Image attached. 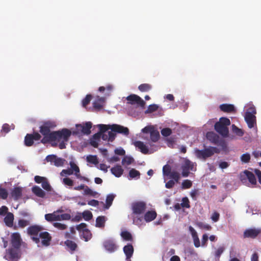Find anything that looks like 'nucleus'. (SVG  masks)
<instances>
[{
	"mask_svg": "<svg viewBox=\"0 0 261 261\" xmlns=\"http://www.w3.org/2000/svg\"><path fill=\"white\" fill-rule=\"evenodd\" d=\"M71 135V132L67 128H63L60 130L53 131L51 143L59 142V147L60 149L66 148V142H67Z\"/></svg>",
	"mask_w": 261,
	"mask_h": 261,
	"instance_id": "nucleus-1",
	"label": "nucleus"
},
{
	"mask_svg": "<svg viewBox=\"0 0 261 261\" xmlns=\"http://www.w3.org/2000/svg\"><path fill=\"white\" fill-rule=\"evenodd\" d=\"M56 126L55 122L47 121L43 122L39 127L40 134L42 135L43 137L40 139V142L45 144L47 143H51L52 135L53 132H51V129Z\"/></svg>",
	"mask_w": 261,
	"mask_h": 261,
	"instance_id": "nucleus-2",
	"label": "nucleus"
},
{
	"mask_svg": "<svg viewBox=\"0 0 261 261\" xmlns=\"http://www.w3.org/2000/svg\"><path fill=\"white\" fill-rule=\"evenodd\" d=\"M230 124V120L226 117H222L219 121L217 122L214 126L216 131L223 137L228 136L229 130L228 126Z\"/></svg>",
	"mask_w": 261,
	"mask_h": 261,
	"instance_id": "nucleus-3",
	"label": "nucleus"
},
{
	"mask_svg": "<svg viewBox=\"0 0 261 261\" xmlns=\"http://www.w3.org/2000/svg\"><path fill=\"white\" fill-rule=\"evenodd\" d=\"M98 127L99 129V133L101 134L106 132L109 129H111L114 132H117L119 134H122L127 136L129 134V129L127 127L118 124L107 125L99 124Z\"/></svg>",
	"mask_w": 261,
	"mask_h": 261,
	"instance_id": "nucleus-4",
	"label": "nucleus"
},
{
	"mask_svg": "<svg viewBox=\"0 0 261 261\" xmlns=\"http://www.w3.org/2000/svg\"><path fill=\"white\" fill-rule=\"evenodd\" d=\"M220 150L216 147L210 146L204 149H195V154L196 157L200 159L206 160L207 158L212 156L214 153H219Z\"/></svg>",
	"mask_w": 261,
	"mask_h": 261,
	"instance_id": "nucleus-5",
	"label": "nucleus"
},
{
	"mask_svg": "<svg viewBox=\"0 0 261 261\" xmlns=\"http://www.w3.org/2000/svg\"><path fill=\"white\" fill-rule=\"evenodd\" d=\"M69 164L70 166V168L67 169H63L60 173L61 176L72 175L74 171V174L77 178L86 181L88 180L87 178L84 176H82L81 175L79 167L74 162H70Z\"/></svg>",
	"mask_w": 261,
	"mask_h": 261,
	"instance_id": "nucleus-6",
	"label": "nucleus"
},
{
	"mask_svg": "<svg viewBox=\"0 0 261 261\" xmlns=\"http://www.w3.org/2000/svg\"><path fill=\"white\" fill-rule=\"evenodd\" d=\"M256 109L254 106L250 107L245 113V120L250 128H253L256 124Z\"/></svg>",
	"mask_w": 261,
	"mask_h": 261,
	"instance_id": "nucleus-7",
	"label": "nucleus"
},
{
	"mask_svg": "<svg viewBox=\"0 0 261 261\" xmlns=\"http://www.w3.org/2000/svg\"><path fill=\"white\" fill-rule=\"evenodd\" d=\"M21 256L20 249L11 247L6 249L4 258L9 261H18Z\"/></svg>",
	"mask_w": 261,
	"mask_h": 261,
	"instance_id": "nucleus-8",
	"label": "nucleus"
},
{
	"mask_svg": "<svg viewBox=\"0 0 261 261\" xmlns=\"http://www.w3.org/2000/svg\"><path fill=\"white\" fill-rule=\"evenodd\" d=\"M44 229L43 227L38 225H33L28 227L27 233L31 237L32 240L36 244H39L40 242L39 234Z\"/></svg>",
	"mask_w": 261,
	"mask_h": 261,
	"instance_id": "nucleus-9",
	"label": "nucleus"
},
{
	"mask_svg": "<svg viewBox=\"0 0 261 261\" xmlns=\"http://www.w3.org/2000/svg\"><path fill=\"white\" fill-rule=\"evenodd\" d=\"M41 138V135L37 132H34L33 134H27L24 138V144L30 147L33 145L34 141H39Z\"/></svg>",
	"mask_w": 261,
	"mask_h": 261,
	"instance_id": "nucleus-10",
	"label": "nucleus"
},
{
	"mask_svg": "<svg viewBox=\"0 0 261 261\" xmlns=\"http://www.w3.org/2000/svg\"><path fill=\"white\" fill-rule=\"evenodd\" d=\"M132 208L134 215H141L145 212L146 204L143 201L135 202L132 204Z\"/></svg>",
	"mask_w": 261,
	"mask_h": 261,
	"instance_id": "nucleus-11",
	"label": "nucleus"
},
{
	"mask_svg": "<svg viewBox=\"0 0 261 261\" xmlns=\"http://www.w3.org/2000/svg\"><path fill=\"white\" fill-rule=\"evenodd\" d=\"M92 124L91 122H87L85 124H79L76 125V132H73V134H79L81 133L85 135H89L91 133V128Z\"/></svg>",
	"mask_w": 261,
	"mask_h": 261,
	"instance_id": "nucleus-12",
	"label": "nucleus"
},
{
	"mask_svg": "<svg viewBox=\"0 0 261 261\" xmlns=\"http://www.w3.org/2000/svg\"><path fill=\"white\" fill-rule=\"evenodd\" d=\"M127 103L130 105L137 104L138 106L144 108L145 105V102L138 95L136 94H130L126 97Z\"/></svg>",
	"mask_w": 261,
	"mask_h": 261,
	"instance_id": "nucleus-13",
	"label": "nucleus"
},
{
	"mask_svg": "<svg viewBox=\"0 0 261 261\" xmlns=\"http://www.w3.org/2000/svg\"><path fill=\"white\" fill-rule=\"evenodd\" d=\"M22 242L20 234L18 232H14L11 235V247L20 249Z\"/></svg>",
	"mask_w": 261,
	"mask_h": 261,
	"instance_id": "nucleus-14",
	"label": "nucleus"
},
{
	"mask_svg": "<svg viewBox=\"0 0 261 261\" xmlns=\"http://www.w3.org/2000/svg\"><path fill=\"white\" fill-rule=\"evenodd\" d=\"M240 179L242 181L247 179L252 185H256V179L254 174L246 170L240 174Z\"/></svg>",
	"mask_w": 261,
	"mask_h": 261,
	"instance_id": "nucleus-15",
	"label": "nucleus"
},
{
	"mask_svg": "<svg viewBox=\"0 0 261 261\" xmlns=\"http://www.w3.org/2000/svg\"><path fill=\"white\" fill-rule=\"evenodd\" d=\"M182 176L183 177H187L190 173V170H194V163L189 160H186L185 164L181 166Z\"/></svg>",
	"mask_w": 261,
	"mask_h": 261,
	"instance_id": "nucleus-16",
	"label": "nucleus"
},
{
	"mask_svg": "<svg viewBox=\"0 0 261 261\" xmlns=\"http://www.w3.org/2000/svg\"><path fill=\"white\" fill-rule=\"evenodd\" d=\"M261 233L260 228H250L246 229L243 233L244 238L254 239Z\"/></svg>",
	"mask_w": 261,
	"mask_h": 261,
	"instance_id": "nucleus-17",
	"label": "nucleus"
},
{
	"mask_svg": "<svg viewBox=\"0 0 261 261\" xmlns=\"http://www.w3.org/2000/svg\"><path fill=\"white\" fill-rule=\"evenodd\" d=\"M38 238H39V240L41 239V244L44 246H48L50 245L52 238L50 234L47 231L40 232Z\"/></svg>",
	"mask_w": 261,
	"mask_h": 261,
	"instance_id": "nucleus-18",
	"label": "nucleus"
},
{
	"mask_svg": "<svg viewBox=\"0 0 261 261\" xmlns=\"http://www.w3.org/2000/svg\"><path fill=\"white\" fill-rule=\"evenodd\" d=\"M123 252L126 255V260L130 261V258L133 256L134 253V247L130 244H128L123 247Z\"/></svg>",
	"mask_w": 261,
	"mask_h": 261,
	"instance_id": "nucleus-19",
	"label": "nucleus"
},
{
	"mask_svg": "<svg viewBox=\"0 0 261 261\" xmlns=\"http://www.w3.org/2000/svg\"><path fill=\"white\" fill-rule=\"evenodd\" d=\"M22 188L20 187H15L14 188L11 192V196L15 200H17L22 196Z\"/></svg>",
	"mask_w": 261,
	"mask_h": 261,
	"instance_id": "nucleus-20",
	"label": "nucleus"
},
{
	"mask_svg": "<svg viewBox=\"0 0 261 261\" xmlns=\"http://www.w3.org/2000/svg\"><path fill=\"white\" fill-rule=\"evenodd\" d=\"M206 138L211 142L214 144H218L220 141L219 137L218 135L213 132H207L206 135Z\"/></svg>",
	"mask_w": 261,
	"mask_h": 261,
	"instance_id": "nucleus-21",
	"label": "nucleus"
},
{
	"mask_svg": "<svg viewBox=\"0 0 261 261\" xmlns=\"http://www.w3.org/2000/svg\"><path fill=\"white\" fill-rule=\"evenodd\" d=\"M105 249L109 252H114L117 249V246L113 240H107L103 243Z\"/></svg>",
	"mask_w": 261,
	"mask_h": 261,
	"instance_id": "nucleus-22",
	"label": "nucleus"
},
{
	"mask_svg": "<svg viewBox=\"0 0 261 261\" xmlns=\"http://www.w3.org/2000/svg\"><path fill=\"white\" fill-rule=\"evenodd\" d=\"M220 110L225 113H233L236 112L234 105L232 104L223 103L220 106Z\"/></svg>",
	"mask_w": 261,
	"mask_h": 261,
	"instance_id": "nucleus-23",
	"label": "nucleus"
},
{
	"mask_svg": "<svg viewBox=\"0 0 261 261\" xmlns=\"http://www.w3.org/2000/svg\"><path fill=\"white\" fill-rule=\"evenodd\" d=\"M105 101V98L104 97L97 96L96 99L93 103L94 108L98 111L101 110L103 106Z\"/></svg>",
	"mask_w": 261,
	"mask_h": 261,
	"instance_id": "nucleus-24",
	"label": "nucleus"
},
{
	"mask_svg": "<svg viewBox=\"0 0 261 261\" xmlns=\"http://www.w3.org/2000/svg\"><path fill=\"white\" fill-rule=\"evenodd\" d=\"M189 231H190L192 238L193 239V242L194 244V246L196 247H199L200 246V243L199 239L198 238L197 232L196 230L192 227V226H189Z\"/></svg>",
	"mask_w": 261,
	"mask_h": 261,
	"instance_id": "nucleus-25",
	"label": "nucleus"
},
{
	"mask_svg": "<svg viewBox=\"0 0 261 261\" xmlns=\"http://www.w3.org/2000/svg\"><path fill=\"white\" fill-rule=\"evenodd\" d=\"M157 216L155 211H148L144 216V219L146 222H149L154 220Z\"/></svg>",
	"mask_w": 261,
	"mask_h": 261,
	"instance_id": "nucleus-26",
	"label": "nucleus"
},
{
	"mask_svg": "<svg viewBox=\"0 0 261 261\" xmlns=\"http://www.w3.org/2000/svg\"><path fill=\"white\" fill-rule=\"evenodd\" d=\"M4 221L7 226L13 228L14 225H13L14 215L12 213H8L4 218Z\"/></svg>",
	"mask_w": 261,
	"mask_h": 261,
	"instance_id": "nucleus-27",
	"label": "nucleus"
},
{
	"mask_svg": "<svg viewBox=\"0 0 261 261\" xmlns=\"http://www.w3.org/2000/svg\"><path fill=\"white\" fill-rule=\"evenodd\" d=\"M111 173L117 177H120L123 173V169L120 165H116L111 169Z\"/></svg>",
	"mask_w": 261,
	"mask_h": 261,
	"instance_id": "nucleus-28",
	"label": "nucleus"
},
{
	"mask_svg": "<svg viewBox=\"0 0 261 261\" xmlns=\"http://www.w3.org/2000/svg\"><path fill=\"white\" fill-rule=\"evenodd\" d=\"M135 145L140 150L142 153L147 154L148 152V148L143 142L140 141H136L135 142Z\"/></svg>",
	"mask_w": 261,
	"mask_h": 261,
	"instance_id": "nucleus-29",
	"label": "nucleus"
},
{
	"mask_svg": "<svg viewBox=\"0 0 261 261\" xmlns=\"http://www.w3.org/2000/svg\"><path fill=\"white\" fill-rule=\"evenodd\" d=\"M30 224V221L29 220L24 219H19L18 221L17 225L15 224L13 226L14 230H17L18 228H23L27 226Z\"/></svg>",
	"mask_w": 261,
	"mask_h": 261,
	"instance_id": "nucleus-30",
	"label": "nucleus"
},
{
	"mask_svg": "<svg viewBox=\"0 0 261 261\" xmlns=\"http://www.w3.org/2000/svg\"><path fill=\"white\" fill-rule=\"evenodd\" d=\"M33 193L37 196L40 198H44L45 196V193L38 186H34L32 188Z\"/></svg>",
	"mask_w": 261,
	"mask_h": 261,
	"instance_id": "nucleus-31",
	"label": "nucleus"
},
{
	"mask_svg": "<svg viewBox=\"0 0 261 261\" xmlns=\"http://www.w3.org/2000/svg\"><path fill=\"white\" fill-rule=\"evenodd\" d=\"M106 221V217L103 216H98L96 219V225L97 227L103 228Z\"/></svg>",
	"mask_w": 261,
	"mask_h": 261,
	"instance_id": "nucleus-32",
	"label": "nucleus"
},
{
	"mask_svg": "<svg viewBox=\"0 0 261 261\" xmlns=\"http://www.w3.org/2000/svg\"><path fill=\"white\" fill-rule=\"evenodd\" d=\"M64 244L72 252L75 251L77 247V244L74 241L70 240H67L65 241Z\"/></svg>",
	"mask_w": 261,
	"mask_h": 261,
	"instance_id": "nucleus-33",
	"label": "nucleus"
},
{
	"mask_svg": "<svg viewBox=\"0 0 261 261\" xmlns=\"http://www.w3.org/2000/svg\"><path fill=\"white\" fill-rule=\"evenodd\" d=\"M150 137L151 140L153 142H157L160 138V133L158 130L153 128L150 134Z\"/></svg>",
	"mask_w": 261,
	"mask_h": 261,
	"instance_id": "nucleus-34",
	"label": "nucleus"
},
{
	"mask_svg": "<svg viewBox=\"0 0 261 261\" xmlns=\"http://www.w3.org/2000/svg\"><path fill=\"white\" fill-rule=\"evenodd\" d=\"M152 88L151 85L149 84H142L139 86L138 89L143 92H148Z\"/></svg>",
	"mask_w": 261,
	"mask_h": 261,
	"instance_id": "nucleus-35",
	"label": "nucleus"
},
{
	"mask_svg": "<svg viewBox=\"0 0 261 261\" xmlns=\"http://www.w3.org/2000/svg\"><path fill=\"white\" fill-rule=\"evenodd\" d=\"M121 237L126 241H132L133 237L132 234L127 231H123L121 233Z\"/></svg>",
	"mask_w": 261,
	"mask_h": 261,
	"instance_id": "nucleus-36",
	"label": "nucleus"
},
{
	"mask_svg": "<svg viewBox=\"0 0 261 261\" xmlns=\"http://www.w3.org/2000/svg\"><path fill=\"white\" fill-rule=\"evenodd\" d=\"M140 215H134L133 218V223L137 225H141L142 223L143 217Z\"/></svg>",
	"mask_w": 261,
	"mask_h": 261,
	"instance_id": "nucleus-37",
	"label": "nucleus"
},
{
	"mask_svg": "<svg viewBox=\"0 0 261 261\" xmlns=\"http://www.w3.org/2000/svg\"><path fill=\"white\" fill-rule=\"evenodd\" d=\"M168 176H169L170 178L173 179L176 182H178L180 179V174L176 171H172Z\"/></svg>",
	"mask_w": 261,
	"mask_h": 261,
	"instance_id": "nucleus-38",
	"label": "nucleus"
},
{
	"mask_svg": "<svg viewBox=\"0 0 261 261\" xmlns=\"http://www.w3.org/2000/svg\"><path fill=\"white\" fill-rule=\"evenodd\" d=\"M140 173L139 171L136 170L135 169H132L129 171V176L130 178H139L140 177Z\"/></svg>",
	"mask_w": 261,
	"mask_h": 261,
	"instance_id": "nucleus-39",
	"label": "nucleus"
},
{
	"mask_svg": "<svg viewBox=\"0 0 261 261\" xmlns=\"http://www.w3.org/2000/svg\"><path fill=\"white\" fill-rule=\"evenodd\" d=\"M82 236L85 239V241H88L91 239L92 234L89 230L88 229H85L83 230L82 232Z\"/></svg>",
	"mask_w": 261,
	"mask_h": 261,
	"instance_id": "nucleus-40",
	"label": "nucleus"
},
{
	"mask_svg": "<svg viewBox=\"0 0 261 261\" xmlns=\"http://www.w3.org/2000/svg\"><path fill=\"white\" fill-rule=\"evenodd\" d=\"M114 198L115 195L113 194H109L107 196L106 206L107 208H108L112 205Z\"/></svg>",
	"mask_w": 261,
	"mask_h": 261,
	"instance_id": "nucleus-41",
	"label": "nucleus"
},
{
	"mask_svg": "<svg viewBox=\"0 0 261 261\" xmlns=\"http://www.w3.org/2000/svg\"><path fill=\"white\" fill-rule=\"evenodd\" d=\"M134 160L132 157L125 156L122 160V164L123 165L125 164L126 165H130L134 162Z\"/></svg>",
	"mask_w": 261,
	"mask_h": 261,
	"instance_id": "nucleus-42",
	"label": "nucleus"
},
{
	"mask_svg": "<svg viewBox=\"0 0 261 261\" xmlns=\"http://www.w3.org/2000/svg\"><path fill=\"white\" fill-rule=\"evenodd\" d=\"M82 216L84 220L87 221L90 220L93 217L92 213L89 211H84Z\"/></svg>",
	"mask_w": 261,
	"mask_h": 261,
	"instance_id": "nucleus-43",
	"label": "nucleus"
},
{
	"mask_svg": "<svg viewBox=\"0 0 261 261\" xmlns=\"http://www.w3.org/2000/svg\"><path fill=\"white\" fill-rule=\"evenodd\" d=\"M171 168L170 165H166L163 167V174L164 176H168L171 172Z\"/></svg>",
	"mask_w": 261,
	"mask_h": 261,
	"instance_id": "nucleus-44",
	"label": "nucleus"
},
{
	"mask_svg": "<svg viewBox=\"0 0 261 261\" xmlns=\"http://www.w3.org/2000/svg\"><path fill=\"white\" fill-rule=\"evenodd\" d=\"M192 186V182L189 179L184 180L181 184V188L183 189L190 188Z\"/></svg>",
	"mask_w": 261,
	"mask_h": 261,
	"instance_id": "nucleus-45",
	"label": "nucleus"
},
{
	"mask_svg": "<svg viewBox=\"0 0 261 261\" xmlns=\"http://www.w3.org/2000/svg\"><path fill=\"white\" fill-rule=\"evenodd\" d=\"M232 130L234 133L239 136L242 137L244 135V132L243 130L241 129L238 128L234 124H232Z\"/></svg>",
	"mask_w": 261,
	"mask_h": 261,
	"instance_id": "nucleus-46",
	"label": "nucleus"
},
{
	"mask_svg": "<svg viewBox=\"0 0 261 261\" xmlns=\"http://www.w3.org/2000/svg\"><path fill=\"white\" fill-rule=\"evenodd\" d=\"M42 187L47 191H51V187L50 186L49 183L48 182L47 178L42 182L41 184Z\"/></svg>",
	"mask_w": 261,
	"mask_h": 261,
	"instance_id": "nucleus-47",
	"label": "nucleus"
},
{
	"mask_svg": "<svg viewBox=\"0 0 261 261\" xmlns=\"http://www.w3.org/2000/svg\"><path fill=\"white\" fill-rule=\"evenodd\" d=\"M172 132V129L168 127L164 128L161 131L162 135L164 137H168L170 136Z\"/></svg>",
	"mask_w": 261,
	"mask_h": 261,
	"instance_id": "nucleus-48",
	"label": "nucleus"
},
{
	"mask_svg": "<svg viewBox=\"0 0 261 261\" xmlns=\"http://www.w3.org/2000/svg\"><path fill=\"white\" fill-rule=\"evenodd\" d=\"M87 161L94 164H97L98 163L97 158L96 155H89L87 156Z\"/></svg>",
	"mask_w": 261,
	"mask_h": 261,
	"instance_id": "nucleus-49",
	"label": "nucleus"
},
{
	"mask_svg": "<svg viewBox=\"0 0 261 261\" xmlns=\"http://www.w3.org/2000/svg\"><path fill=\"white\" fill-rule=\"evenodd\" d=\"M65 160L62 158H58L56 156L55 160L54 161V165L57 167L63 166Z\"/></svg>",
	"mask_w": 261,
	"mask_h": 261,
	"instance_id": "nucleus-50",
	"label": "nucleus"
},
{
	"mask_svg": "<svg viewBox=\"0 0 261 261\" xmlns=\"http://www.w3.org/2000/svg\"><path fill=\"white\" fill-rule=\"evenodd\" d=\"M159 107L155 104L150 105L148 106L147 109L145 111L146 113H151L156 111L158 109Z\"/></svg>",
	"mask_w": 261,
	"mask_h": 261,
	"instance_id": "nucleus-51",
	"label": "nucleus"
},
{
	"mask_svg": "<svg viewBox=\"0 0 261 261\" xmlns=\"http://www.w3.org/2000/svg\"><path fill=\"white\" fill-rule=\"evenodd\" d=\"M250 155L248 153L243 154L241 156V161L244 163H247L250 161Z\"/></svg>",
	"mask_w": 261,
	"mask_h": 261,
	"instance_id": "nucleus-52",
	"label": "nucleus"
},
{
	"mask_svg": "<svg viewBox=\"0 0 261 261\" xmlns=\"http://www.w3.org/2000/svg\"><path fill=\"white\" fill-rule=\"evenodd\" d=\"M197 225L201 229H204L205 230H211L212 229V227L208 224L203 223L202 222H199L197 223Z\"/></svg>",
	"mask_w": 261,
	"mask_h": 261,
	"instance_id": "nucleus-53",
	"label": "nucleus"
},
{
	"mask_svg": "<svg viewBox=\"0 0 261 261\" xmlns=\"http://www.w3.org/2000/svg\"><path fill=\"white\" fill-rule=\"evenodd\" d=\"M181 206L182 207L186 208H190V202L188 198L187 197H184L182 199V202L181 203Z\"/></svg>",
	"mask_w": 261,
	"mask_h": 261,
	"instance_id": "nucleus-54",
	"label": "nucleus"
},
{
	"mask_svg": "<svg viewBox=\"0 0 261 261\" xmlns=\"http://www.w3.org/2000/svg\"><path fill=\"white\" fill-rule=\"evenodd\" d=\"M91 98L92 96L91 95H87L85 98L82 101L83 106L86 107L90 103Z\"/></svg>",
	"mask_w": 261,
	"mask_h": 261,
	"instance_id": "nucleus-55",
	"label": "nucleus"
},
{
	"mask_svg": "<svg viewBox=\"0 0 261 261\" xmlns=\"http://www.w3.org/2000/svg\"><path fill=\"white\" fill-rule=\"evenodd\" d=\"M84 193L85 194L90 195L92 196H95L97 193L96 192H93L91 189H90L88 186H86L85 188Z\"/></svg>",
	"mask_w": 261,
	"mask_h": 261,
	"instance_id": "nucleus-56",
	"label": "nucleus"
},
{
	"mask_svg": "<svg viewBox=\"0 0 261 261\" xmlns=\"http://www.w3.org/2000/svg\"><path fill=\"white\" fill-rule=\"evenodd\" d=\"M63 183L66 186L71 187L73 185V181L69 177L64 178Z\"/></svg>",
	"mask_w": 261,
	"mask_h": 261,
	"instance_id": "nucleus-57",
	"label": "nucleus"
},
{
	"mask_svg": "<svg viewBox=\"0 0 261 261\" xmlns=\"http://www.w3.org/2000/svg\"><path fill=\"white\" fill-rule=\"evenodd\" d=\"M8 197V192L4 188H0V198L6 199Z\"/></svg>",
	"mask_w": 261,
	"mask_h": 261,
	"instance_id": "nucleus-58",
	"label": "nucleus"
},
{
	"mask_svg": "<svg viewBox=\"0 0 261 261\" xmlns=\"http://www.w3.org/2000/svg\"><path fill=\"white\" fill-rule=\"evenodd\" d=\"M55 213H52V214H47L45 215V219L46 220L49 222H52L56 220V218H55Z\"/></svg>",
	"mask_w": 261,
	"mask_h": 261,
	"instance_id": "nucleus-59",
	"label": "nucleus"
},
{
	"mask_svg": "<svg viewBox=\"0 0 261 261\" xmlns=\"http://www.w3.org/2000/svg\"><path fill=\"white\" fill-rule=\"evenodd\" d=\"M53 225L56 228L60 230H64L67 228V226L65 224L59 222H55Z\"/></svg>",
	"mask_w": 261,
	"mask_h": 261,
	"instance_id": "nucleus-60",
	"label": "nucleus"
},
{
	"mask_svg": "<svg viewBox=\"0 0 261 261\" xmlns=\"http://www.w3.org/2000/svg\"><path fill=\"white\" fill-rule=\"evenodd\" d=\"M116 132H114L112 130L108 132L109 141L112 142L115 138ZM117 133H118L117 132Z\"/></svg>",
	"mask_w": 261,
	"mask_h": 261,
	"instance_id": "nucleus-61",
	"label": "nucleus"
},
{
	"mask_svg": "<svg viewBox=\"0 0 261 261\" xmlns=\"http://www.w3.org/2000/svg\"><path fill=\"white\" fill-rule=\"evenodd\" d=\"M45 177L36 175L34 177L35 181L37 184H42V182L45 179Z\"/></svg>",
	"mask_w": 261,
	"mask_h": 261,
	"instance_id": "nucleus-62",
	"label": "nucleus"
},
{
	"mask_svg": "<svg viewBox=\"0 0 261 261\" xmlns=\"http://www.w3.org/2000/svg\"><path fill=\"white\" fill-rule=\"evenodd\" d=\"M176 182L173 180H170L165 184V187L167 189L172 188Z\"/></svg>",
	"mask_w": 261,
	"mask_h": 261,
	"instance_id": "nucleus-63",
	"label": "nucleus"
},
{
	"mask_svg": "<svg viewBox=\"0 0 261 261\" xmlns=\"http://www.w3.org/2000/svg\"><path fill=\"white\" fill-rule=\"evenodd\" d=\"M153 128H154L153 126H145L144 128H143L142 129V132L143 133H145V134H148V133L150 134V132L152 131V130L153 129Z\"/></svg>",
	"mask_w": 261,
	"mask_h": 261,
	"instance_id": "nucleus-64",
	"label": "nucleus"
}]
</instances>
